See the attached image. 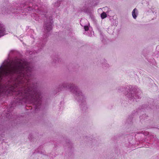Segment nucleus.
Listing matches in <instances>:
<instances>
[{"label": "nucleus", "instance_id": "obj_1", "mask_svg": "<svg viewBox=\"0 0 159 159\" xmlns=\"http://www.w3.org/2000/svg\"><path fill=\"white\" fill-rule=\"evenodd\" d=\"M32 64L17 57L6 60L0 66V97L15 96L17 102L32 104L35 110L40 107L42 95L35 84H31Z\"/></svg>", "mask_w": 159, "mask_h": 159}, {"label": "nucleus", "instance_id": "obj_2", "mask_svg": "<svg viewBox=\"0 0 159 159\" xmlns=\"http://www.w3.org/2000/svg\"><path fill=\"white\" fill-rule=\"evenodd\" d=\"M28 11L32 10L34 13L31 14V16L33 19L36 20H39L40 17H46V14L45 12L42 11V9L38 5H33L32 6H30L28 7L27 9ZM46 21L44 22V29L47 34H49L52 29V24L53 22L52 17L49 16V17H46Z\"/></svg>", "mask_w": 159, "mask_h": 159}, {"label": "nucleus", "instance_id": "obj_3", "mask_svg": "<svg viewBox=\"0 0 159 159\" xmlns=\"http://www.w3.org/2000/svg\"><path fill=\"white\" fill-rule=\"evenodd\" d=\"M69 89L72 93L75 94L76 99L79 102L84 104L85 102V98L80 91L78 87L74 84H69L67 83H64L62 85H60L59 89L60 91Z\"/></svg>", "mask_w": 159, "mask_h": 159}, {"label": "nucleus", "instance_id": "obj_4", "mask_svg": "<svg viewBox=\"0 0 159 159\" xmlns=\"http://www.w3.org/2000/svg\"><path fill=\"white\" fill-rule=\"evenodd\" d=\"M134 91L133 90L130 91L127 94V96L128 97L130 98L131 100H133V101H135L137 102L138 99L140 98V95L141 93V91L139 92L137 91L136 93H134Z\"/></svg>", "mask_w": 159, "mask_h": 159}, {"label": "nucleus", "instance_id": "obj_5", "mask_svg": "<svg viewBox=\"0 0 159 159\" xmlns=\"http://www.w3.org/2000/svg\"><path fill=\"white\" fill-rule=\"evenodd\" d=\"M89 4H85L81 8V11L85 13H89L90 12V7Z\"/></svg>", "mask_w": 159, "mask_h": 159}, {"label": "nucleus", "instance_id": "obj_6", "mask_svg": "<svg viewBox=\"0 0 159 159\" xmlns=\"http://www.w3.org/2000/svg\"><path fill=\"white\" fill-rule=\"evenodd\" d=\"M6 34L4 25L0 22V37Z\"/></svg>", "mask_w": 159, "mask_h": 159}, {"label": "nucleus", "instance_id": "obj_7", "mask_svg": "<svg viewBox=\"0 0 159 159\" xmlns=\"http://www.w3.org/2000/svg\"><path fill=\"white\" fill-rule=\"evenodd\" d=\"M138 15V11L136 8H135L132 11V16L134 19H136Z\"/></svg>", "mask_w": 159, "mask_h": 159}, {"label": "nucleus", "instance_id": "obj_8", "mask_svg": "<svg viewBox=\"0 0 159 159\" xmlns=\"http://www.w3.org/2000/svg\"><path fill=\"white\" fill-rule=\"evenodd\" d=\"M3 11V13L4 14H10L11 13V12H12V13H15V11H13V10H5V11Z\"/></svg>", "mask_w": 159, "mask_h": 159}, {"label": "nucleus", "instance_id": "obj_9", "mask_svg": "<svg viewBox=\"0 0 159 159\" xmlns=\"http://www.w3.org/2000/svg\"><path fill=\"white\" fill-rule=\"evenodd\" d=\"M101 17L102 19H103L107 17V14L105 12L102 13L101 15Z\"/></svg>", "mask_w": 159, "mask_h": 159}, {"label": "nucleus", "instance_id": "obj_10", "mask_svg": "<svg viewBox=\"0 0 159 159\" xmlns=\"http://www.w3.org/2000/svg\"><path fill=\"white\" fill-rule=\"evenodd\" d=\"M84 28L85 31H88L89 30V28L88 26H84Z\"/></svg>", "mask_w": 159, "mask_h": 159}, {"label": "nucleus", "instance_id": "obj_11", "mask_svg": "<svg viewBox=\"0 0 159 159\" xmlns=\"http://www.w3.org/2000/svg\"><path fill=\"white\" fill-rule=\"evenodd\" d=\"M154 135H152L151 136V139H152V138H154Z\"/></svg>", "mask_w": 159, "mask_h": 159}, {"label": "nucleus", "instance_id": "obj_12", "mask_svg": "<svg viewBox=\"0 0 159 159\" xmlns=\"http://www.w3.org/2000/svg\"><path fill=\"white\" fill-rule=\"evenodd\" d=\"M42 44H43L41 45V46H42V47H43V45H44L43 43Z\"/></svg>", "mask_w": 159, "mask_h": 159}, {"label": "nucleus", "instance_id": "obj_13", "mask_svg": "<svg viewBox=\"0 0 159 159\" xmlns=\"http://www.w3.org/2000/svg\"><path fill=\"white\" fill-rule=\"evenodd\" d=\"M59 5H60V4H59V3L58 4H57V7H58Z\"/></svg>", "mask_w": 159, "mask_h": 159}, {"label": "nucleus", "instance_id": "obj_14", "mask_svg": "<svg viewBox=\"0 0 159 159\" xmlns=\"http://www.w3.org/2000/svg\"><path fill=\"white\" fill-rule=\"evenodd\" d=\"M46 42V40H45V41H44V42Z\"/></svg>", "mask_w": 159, "mask_h": 159}]
</instances>
